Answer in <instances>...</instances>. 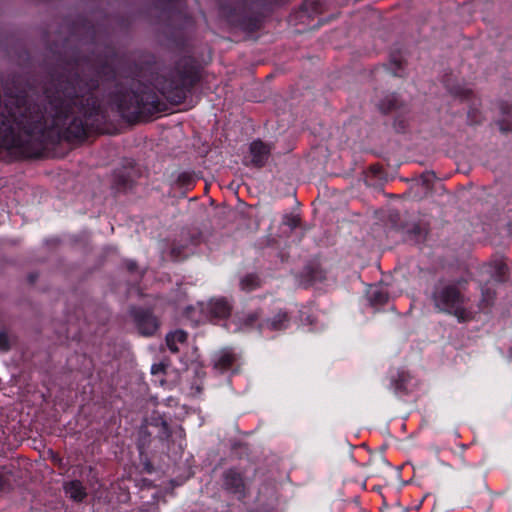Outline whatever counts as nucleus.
<instances>
[{
  "mask_svg": "<svg viewBox=\"0 0 512 512\" xmlns=\"http://www.w3.org/2000/svg\"><path fill=\"white\" fill-rule=\"evenodd\" d=\"M49 108L44 116L38 105L24 96H5L0 101V149L16 156H24L32 142L38 141L49 129L66 128L77 136L85 132V123L74 119L68 124L69 114L74 113L72 104L77 100L49 95Z\"/></svg>",
  "mask_w": 512,
  "mask_h": 512,
  "instance_id": "nucleus-1",
  "label": "nucleus"
},
{
  "mask_svg": "<svg viewBox=\"0 0 512 512\" xmlns=\"http://www.w3.org/2000/svg\"><path fill=\"white\" fill-rule=\"evenodd\" d=\"M465 281L457 283L441 282L435 289L434 302L439 310L456 316L460 321L472 318V313L463 307L465 298L461 294Z\"/></svg>",
  "mask_w": 512,
  "mask_h": 512,
  "instance_id": "nucleus-2",
  "label": "nucleus"
},
{
  "mask_svg": "<svg viewBox=\"0 0 512 512\" xmlns=\"http://www.w3.org/2000/svg\"><path fill=\"white\" fill-rule=\"evenodd\" d=\"M191 79L183 73L176 72L171 79L165 80L161 86V92L169 99L181 98L184 90L191 84Z\"/></svg>",
  "mask_w": 512,
  "mask_h": 512,
  "instance_id": "nucleus-3",
  "label": "nucleus"
},
{
  "mask_svg": "<svg viewBox=\"0 0 512 512\" xmlns=\"http://www.w3.org/2000/svg\"><path fill=\"white\" fill-rule=\"evenodd\" d=\"M134 321L139 332L145 336L153 335L158 329V321L149 312L137 310L134 313Z\"/></svg>",
  "mask_w": 512,
  "mask_h": 512,
  "instance_id": "nucleus-4",
  "label": "nucleus"
},
{
  "mask_svg": "<svg viewBox=\"0 0 512 512\" xmlns=\"http://www.w3.org/2000/svg\"><path fill=\"white\" fill-rule=\"evenodd\" d=\"M202 309L214 318H225L231 311L229 303L220 298L210 300Z\"/></svg>",
  "mask_w": 512,
  "mask_h": 512,
  "instance_id": "nucleus-5",
  "label": "nucleus"
},
{
  "mask_svg": "<svg viewBox=\"0 0 512 512\" xmlns=\"http://www.w3.org/2000/svg\"><path fill=\"white\" fill-rule=\"evenodd\" d=\"M270 147L260 140L253 141L250 145L251 163L255 166H262L268 159Z\"/></svg>",
  "mask_w": 512,
  "mask_h": 512,
  "instance_id": "nucleus-6",
  "label": "nucleus"
},
{
  "mask_svg": "<svg viewBox=\"0 0 512 512\" xmlns=\"http://www.w3.org/2000/svg\"><path fill=\"white\" fill-rule=\"evenodd\" d=\"M236 361V355L230 349H223L214 355L213 362L215 369L223 372Z\"/></svg>",
  "mask_w": 512,
  "mask_h": 512,
  "instance_id": "nucleus-7",
  "label": "nucleus"
},
{
  "mask_svg": "<svg viewBox=\"0 0 512 512\" xmlns=\"http://www.w3.org/2000/svg\"><path fill=\"white\" fill-rule=\"evenodd\" d=\"M224 485L226 489L233 493H240L243 488V481L239 473L228 471L225 474Z\"/></svg>",
  "mask_w": 512,
  "mask_h": 512,
  "instance_id": "nucleus-8",
  "label": "nucleus"
},
{
  "mask_svg": "<svg viewBox=\"0 0 512 512\" xmlns=\"http://www.w3.org/2000/svg\"><path fill=\"white\" fill-rule=\"evenodd\" d=\"M186 340L187 334L183 330H176L166 336L167 346L172 352H178L179 345L185 344Z\"/></svg>",
  "mask_w": 512,
  "mask_h": 512,
  "instance_id": "nucleus-9",
  "label": "nucleus"
},
{
  "mask_svg": "<svg viewBox=\"0 0 512 512\" xmlns=\"http://www.w3.org/2000/svg\"><path fill=\"white\" fill-rule=\"evenodd\" d=\"M65 492L67 496L75 501H82L86 497V492L82 484L77 481H70L65 485Z\"/></svg>",
  "mask_w": 512,
  "mask_h": 512,
  "instance_id": "nucleus-10",
  "label": "nucleus"
},
{
  "mask_svg": "<svg viewBox=\"0 0 512 512\" xmlns=\"http://www.w3.org/2000/svg\"><path fill=\"white\" fill-rule=\"evenodd\" d=\"M367 297L371 304L382 305L387 302V292L380 286H371L367 290Z\"/></svg>",
  "mask_w": 512,
  "mask_h": 512,
  "instance_id": "nucleus-11",
  "label": "nucleus"
},
{
  "mask_svg": "<svg viewBox=\"0 0 512 512\" xmlns=\"http://www.w3.org/2000/svg\"><path fill=\"white\" fill-rule=\"evenodd\" d=\"M287 327V317L284 313H278L272 319L261 324V329L281 330Z\"/></svg>",
  "mask_w": 512,
  "mask_h": 512,
  "instance_id": "nucleus-12",
  "label": "nucleus"
},
{
  "mask_svg": "<svg viewBox=\"0 0 512 512\" xmlns=\"http://www.w3.org/2000/svg\"><path fill=\"white\" fill-rule=\"evenodd\" d=\"M257 319V314L249 313L245 315H238L235 320L236 328L234 331H241L249 328L253 322Z\"/></svg>",
  "mask_w": 512,
  "mask_h": 512,
  "instance_id": "nucleus-13",
  "label": "nucleus"
},
{
  "mask_svg": "<svg viewBox=\"0 0 512 512\" xmlns=\"http://www.w3.org/2000/svg\"><path fill=\"white\" fill-rule=\"evenodd\" d=\"M240 286L244 291H252L259 286V280L254 275H247L241 279Z\"/></svg>",
  "mask_w": 512,
  "mask_h": 512,
  "instance_id": "nucleus-14",
  "label": "nucleus"
},
{
  "mask_svg": "<svg viewBox=\"0 0 512 512\" xmlns=\"http://www.w3.org/2000/svg\"><path fill=\"white\" fill-rule=\"evenodd\" d=\"M9 349V337L6 333L0 332V350L6 351Z\"/></svg>",
  "mask_w": 512,
  "mask_h": 512,
  "instance_id": "nucleus-15",
  "label": "nucleus"
},
{
  "mask_svg": "<svg viewBox=\"0 0 512 512\" xmlns=\"http://www.w3.org/2000/svg\"><path fill=\"white\" fill-rule=\"evenodd\" d=\"M164 369H165V365L162 363L153 364L151 367V372H152V374H159V373L164 372Z\"/></svg>",
  "mask_w": 512,
  "mask_h": 512,
  "instance_id": "nucleus-16",
  "label": "nucleus"
},
{
  "mask_svg": "<svg viewBox=\"0 0 512 512\" xmlns=\"http://www.w3.org/2000/svg\"><path fill=\"white\" fill-rule=\"evenodd\" d=\"M160 437L165 439H168L170 437L168 426L165 422L162 423V431Z\"/></svg>",
  "mask_w": 512,
  "mask_h": 512,
  "instance_id": "nucleus-17",
  "label": "nucleus"
},
{
  "mask_svg": "<svg viewBox=\"0 0 512 512\" xmlns=\"http://www.w3.org/2000/svg\"><path fill=\"white\" fill-rule=\"evenodd\" d=\"M142 512H158L157 508L152 506L151 510H143Z\"/></svg>",
  "mask_w": 512,
  "mask_h": 512,
  "instance_id": "nucleus-18",
  "label": "nucleus"
},
{
  "mask_svg": "<svg viewBox=\"0 0 512 512\" xmlns=\"http://www.w3.org/2000/svg\"><path fill=\"white\" fill-rule=\"evenodd\" d=\"M489 298H492V296L488 295L487 297L484 295L483 301H488Z\"/></svg>",
  "mask_w": 512,
  "mask_h": 512,
  "instance_id": "nucleus-19",
  "label": "nucleus"
},
{
  "mask_svg": "<svg viewBox=\"0 0 512 512\" xmlns=\"http://www.w3.org/2000/svg\"><path fill=\"white\" fill-rule=\"evenodd\" d=\"M177 433L179 434L180 437L182 436V430L181 429H178Z\"/></svg>",
  "mask_w": 512,
  "mask_h": 512,
  "instance_id": "nucleus-20",
  "label": "nucleus"
}]
</instances>
